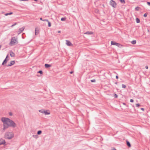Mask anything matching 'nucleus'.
I'll return each mask as SVG.
<instances>
[{
  "label": "nucleus",
  "mask_w": 150,
  "mask_h": 150,
  "mask_svg": "<svg viewBox=\"0 0 150 150\" xmlns=\"http://www.w3.org/2000/svg\"><path fill=\"white\" fill-rule=\"evenodd\" d=\"M1 120L4 123H6L9 127L14 128L16 126V124L14 122L9 118L3 117Z\"/></svg>",
  "instance_id": "nucleus-1"
},
{
  "label": "nucleus",
  "mask_w": 150,
  "mask_h": 150,
  "mask_svg": "<svg viewBox=\"0 0 150 150\" xmlns=\"http://www.w3.org/2000/svg\"><path fill=\"white\" fill-rule=\"evenodd\" d=\"M1 120L4 123H6L9 127L14 128L16 126V124L14 122L9 118L3 117Z\"/></svg>",
  "instance_id": "nucleus-2"
},
{
  "label": "nucleus",
  "mask_w": 150,
  "mask_h": 150,
  "mask_svg": "<svg viewBox=\"0 0 150 150\" xmlns=\"http://www.w3.org/2000/svg\"><path fill=\"white\" fill-rule=\"evenodd\" d=\"M1 120L4 123H6L9 127L14 128L16 126V124L14 122L9 118L3 117Z\"/></svg>",
  "instance_id": "nucleus-3"
},
{
  "label": "nucleus",
  "mask_w": 150,
  "mask_h": 150,
  "mask_svg": "<svg viewBox=\"0 0 150 150\" xmlns=\"http://www.w3.org/2000/svg\"><path fill=\"white\" fill-rule=\"evenodd\" d=\"M13 137V133L11 132H7L5 134V137L7 139H10Z\"/></svg>",
  "instance_id": "nucleus-4"
},
{
  "label": "nucleus",
  "mask_w": 150,
  "mask_h": 150,
  "mask_svg": "<svg viewBox=\"0 0 150 150\" xmlns=\"http://www.w3.org/2000/svg\"><path fill=\"white\" fill-rule=\"evenodd\" d=\"M39 112L43 113L45 115H49L50 114V112L49 110H46L41 109L39 110Z\"/></svg>",
  "instance_id": "nucleus-5"
},
{
  "label": "nucleus",
  "mask_w": 150,
  "mask_h": 150,
  "mask_svg": "<svg viewBox=\"0 0 150 150\" xmlns=\"http://www.w3.org/2000/svg\"><path fill=\"white\" fill-rule=\"evenodd\" d=\"M110 5L114 8L116 7L117 4L115 1L113 0H110Z\"/></svg>",
  "instance_id": "nucleus-6"
},
{
  "label": "nucleus",
  "mask_w": 150,
  "mask_h": 150,
  "mask_svg": "<svg viewBox=\"0 0 150 150\" xmlns=\"http://www.w3.org/2000/svg\"><path fill=\"white\" fill-rule=\"evenodd\" d=\"M17 41L16 40V38L15 37H13L11 39V41L10 42V44H13V43H16V42Z\"/></svg>",
  "instance_id": "nucleus-7"
},
{
  "label": "nucleus",
  "mask_w": 150,
  "mask_h": 150,
  "mask_svg": "<svg viewBox=\"0 0 150 150\" xmlns=\"http://www.w3.org/2000/svg\"><path fill=\"white\" fill-rule=\"evenodd\" d=\"M111 45H116L118 47L120 45V44L119 43L116 42H115L114 41H111Z\"/></svg>",
  "instance_id": "nucleus-8"
},
{
  "label": "nucleus",
  "mask_w": 150,
  "mask_h": 150,
  "mask_svg": "<svg viewBox=\"0 0 150 150\" xmlns=\"http://www.w3.org/2000/svg\"><path fill=\"white\" fill-rule=\"evenodd\" d=\"M6 143L5 140L2 139H0V145L4 144Z\"/></svg>",
  "instance_id": "nucleus-9"
},
{
  "label": "nucleus",
  "mask_w": 150,
  "mask_h": 150,
  "mask_svg": "<svg viewBox=\"0 0 150 150\" xmlns=\"http://www.w3.org/2000/svg\"><path fill=\"white\" fill-rule=\"evenodd\" d=\"M25 27H23L22 28H20L19 29V30L18 31V34H20L22 33L24 29H25Z\"/></svg>",
  "instance_id": "nucleus-10"
},
{
  "label": "nucleus",
  "mask_w": 150,
  "mask_h": 150,
  "mask_svg": "<svg viewBox=\"0 0 150 150\" xmlns=\"http://www.w3.org/2000/svg\"><path fill=\"white\" fill-rule=\"evenodd\" d=\"M15 63L14 61H11L10 62V63L8 64L7 66H11L13 65Z\"/></svg>",
  "instance_id": "nucleus-11"
},
{
  "label": "nucleus",
  "mask_w": 150,
  "mask_h": 150,
  "mask_svg": "<svg viewBox=\"0 0 150 150\" xmlns=\"http://www.w3.org/2000/svg\"><path fill=\"white\" fill-rule=\"evenodd\" d=\"M66 44L69 46H71L72 45V44L71 42L68 40H66Z\"/></svg>",
  "instance_id": "nucleus-12"
},
{
  "label": "nucleus",
  "mask_w": 150,
  "mask_h": 150,
  "mask_svg": "<svg viewBox=\"0 0 150 150\" xmlns=\"http://www.w3.org/2000/svg\"><path fill=\"white\" fill-rule=\"evenodd\" d=\"M4 128L3 130H4L5 129L8 128V127H9L8 125H7L6 123H4Z\"/></svg>",
  "instance_id": "nucleus-13"
},
{
  "label": "nucleus",
  "mask_w": 150,
  "mask_h": 150,
  "mask_svg": "<svg viewBox=\"0 0 150 150\" xmlns=\"http://www.w3.org/2000/svg\"><path fill=\"white\" fill-rule=\"evenodd\" d=\"M9 60V59H5L3 62L2 65H4V64H6L7 61Z\"/></svg>",
  "instance_id": "nucleus-14"
},
{
  "label": "nucleus",
  "mask_w": 150,
  "mask_h": 150,
  "mask_svg": "<svg viewBox=\"0 0 150 150\" xmlns=\"http://www.w3.org/2000/svg\"><path fill=\"white\" fill-rule=\"evenodd\" d=\"M45 67L46 68H48L51 67V65L50 64H45Z\"/></svg>",
  "instance_id": "nucleus-15"
},
{
  "label": "nucleus",
  "mask_w": 150,
  "mask_h": 150,
  "mask_svg": "<svg viewBox=\"0 0 150 150\" xmlns=\"http://www.w3.org/2000/svg\"><path fill=\"white\" fill-rule=\"evenodd\" d=\"M84 34L88 35H92L93 34V32L91 31H87Z\"/></svg>",
  "instance_id": "nucleus-16"
},
{
  "label": "nucleus",
  "mask_w": 150,
  "mask_h": 150,
  "mask_svg": "<svg viewBox=\"0 0 150 150\" xmlns=\"http://www.w3.org/2000/svg\"><path fill=\"white\" fill-rule=\"evenodd\" d=\"M10 55L11 57H13L15 56V54L12 51L10 52Z\"/></svg>",
  "instance_id": "nucleus-17"
},
{
  "label": "nucleus",
  "mask_w": 150,
  "mask_h": 150,
  "mask_svg": "<svg viewBox=\"0 0 150 150\" xmlns=\"http://www.w3.org/2000/svg\"><path fill=\"white\" fill-rule=\"evenodd\" d=\"M126 144L127 146L130 147L131 146L130 143L127 140H126Z\"/></svg>",
  "instance_id": "nucleus-18"
},
{
  "label": "nucleus",
  "mask_w": 150,
  "mask_h": 150,
  "mask_svg": "<svg viewBox=\"0 0 150 150\" xmlns=\"http://www.w3.org/2000/svg\"><path fill=\"white\" fill-rule=\"evenodd\" d=\"M13 13L12 12H11L9 13H5L4 15L5 16H7L9 15H11Z\"/></svg>",
  "instance_id": "nucleus-19"
},
{
  "label": "nucleus",
  "mask_w": 150,
  "mask_h": 150,
  "mask_svg": "<svg viewBox=\"0 0 150 150\" xmlns=\"http://www.w3.org/2000/svg\"><path fill=\"white\" fill-rule=\"evenodd\" d=\"M136 21L137 23H139L140 22V19L137 18H136Z\"/></svg>",
  "instance_id": "nucleus-20"
},
{
  "label": "nucleus",
  "mask_w": 150,
  "mask_h": 150,
  "mask_svg": "<svg viewBox=\"0 0 150 150\" xmlns=\"http://www.w3.org/2000/svg\"><path fill=\"white\" fill-rule=\"evenodd\" d=\"M131 43L133 45L135 44L136 43V40H133L131 42Z\"/></svg>",
  "instance_id": "nucleus-21"
},
{
  "label": "nucleus",
  "mask_w": 150,
  "mask_h": 150,
  "mask_svg": "<svg viewBox=\"0 0 150 150\" xmlns=\"http://www.w3.org/2000/svg\"><path fill=\"white\" fill-rule=\"evenodd\" d=\"M140 8V7L139 6L136 7L135 9V10L137 11H138L139 10V9Z\"/></svg>",
  "instance_id": "nucleus-22"
},
{
  "label": "nucleus",
  "mask_w": 150,
  "mask_h": 150,
  "mask_svg": "<svg viewBox=\"0 0 150 150\" xmlns=\"http://www.w3.org/2000/svg\"><path fill=\"white\" fill-rule=\"evenodd\" d=\"M42 132L41 130H39L38 131L37 134L38 135H40V134Z\"/></svg>",
  "instance_id": "nucleus-23"
},
{
  "label": "nucleus",
  "mask_w": 150,
  "mask_h": 150,
  "mask_svg": "<svg viewBox=\"0 0 150 150\" xmlns=\"http://www.w3.org/2000/svg\"><path fill=\"white\" fill-rule=\"evenodd\" d=\"M47 22H48V26L49 27H51V23H50V21H49L48 20V21H47Z\"/></svg>",
  "instance_id": "nucleus-24"
},
{
  "label": "nucleus",
  "mask_w": 150,
  "mask_h": 150,
  "mask_svg": "<svg viewBox=\"0 0 150 150\" xmlns=\"http://www.w3.org/2000/svg\"><path fill=\"white\" fill-rule=\"evenodd\" d=\"M66 17L62 18L61 20L62 21H65L66 20Z\"/></svg>",
  "instance_id": "nucleus-25"
},
{
  "label": "nucleus",
  "mask_w": 150,
  "mask_h": 150,
  "mask_svg": "<svg viewBox=\"0 0 150 150\" xmlns=\"http://www.w3.org/2000/svg\"><path fill=\"white\" fill-rule=\"evenodd\" d=\"M38 31L37 30L36 28L35 29V35H37L38 34Z\"/></svg>",
  "instance_id": "nucleus-26"
},
{
  "label": "nucleus",
  "mask_w": 150,
  "mask_h": 150,
  "mask_svg": "<svg viewBox=\"0 0 150 150\" xmlns=\"http://www.w3.org/2000/svg\"><path fill=\"white\" fill-rule=\"evenodd\" d=\"M120 1L122 4H125V1L124 0H120Z\"/></svg>",
  "instance_id": "nucleus-27"
},
{
  "label": "nucleus",
  "mask_w": 150,
  "mask_h": 150,
  "mask_svg": "<svg viewBox=\"0 0 150 150\" xmlns=\"http://www.w3.org/2000/svg\"><path fill=\"white\" fill-rule=\"evenodd\" d=\"M114 97L115 98H117L118 97V96L117 94H116L115 93V94L114 95Z\"/></svg>",
  "instance_id": "nucleus-28"
},
{
  "label": "nucleus",
  "mask_w": 150,
  "mask_h": 150,
  "mask_svg": "<svg viewBox=\"0 0 150 150\" xmlns=\"http://www.w3.org/2000/svg\"><path fill=\"white\" fill-rule=\"evenodd\" d=\"M33 137L36 139L38 137V136L37 135H33Z\"/></svg>",
  "instance_id": "nucleus-29"
},
{
  "label": "nucleus",
  "mask_w": 150,
  "mask_h": 150,
  "mask_svg": "<svg viewBox=\"0 0 150 150\" xmlns=\"http://www.w3.org/2000/svg\"><path fill=\"white\" fill-rule=\"evenodd\" d=\"M38 73H40L41 74H42L43 72L42 70H40L39 71H38Z\"/></svg>",
  "instance_id": "nucleus-30"
},
{
  "label": "nucleus",
  "mask_w": 150,
  "mask_h": 150,
  "mask_svg": "<svg viewBox=\"0 0 150 150\" xmlns=\"http://www.w3.org/2000/svg\"><path fill=\"white\" fill-rule=\"evenodd\" d=\"M122 87L123 88H125L126 87V86L124 84H122Z\"/></svg>",
  "instance_id": "nucleus-31"
},
{
  "label": "nucleus",
  "mask_w": 150,
  "mask_h": 150,
  "mask_svg": "<svg viewBox=\"0 0 150 150\" xmlns=\"http://www.w3.org/2000/svg\"><path fill=\"white\" fill-rule=\"evenodd\" d=\"M147 14H147V13H145L143 15L144 17H146V16H147Z\"/></svg>",
  "instance_id": "nucleus-32"
},
{
  "label": "nucleus",
  "mask_w": 150,
  "mask_h": 150,
  "mask_svg": "<svg viewBox=\"0 0 150 150\" xmlns=\"http://www.w3.org/2000/svg\"><path fill=\"white\" fill-rule=\"evenodd\" d=\"M91 82H95L96 81V80L95 79H92L91 81Z\"/></svg>",
  "instance_id": "nucleus-33"
},
{
  "label": "nucleus",
  "mask_w": 150,
  "mask_h": 150,
  "mask_svg": "<svg viewBox=\"0 0 150 150\" xmlns=\"http://www.w3.org/2000/svg\"><path fill=\"white\" fill-rule=\"evenodd\" d=\"M17 24V23H15L11 25V27H12L14 26H15V25H16Z\"/></svg>",
  "instance_id": "nucleus-34"
},
{
  "label": "nucleus",
  "mask_w": 150,
  "mask_h": 150,
  "mask_svg": "<svg viewBox=\"0 0 150 150\" xmlns=\"http://www.w3.org/2000/svg\"><path fill=\"white\" fill-rule=\"evenodd\" d=\"M136 107H139L140 106V104H136Z\"/></svg>",
  "instance_id": "nucleus-35"
},
{
  "label": "nucleus",
  "mask_w": 150,
  "mask_h": 150,
  "mask_svg": "<svg viewBox=\"0 0 150 150\" xmlns=\"http://www.w3.org/2000/svg\"><path fill=\"white\" fill-rule=\"evenodd\" d=\"M9 115L10 116H11L13 115L12 113L11 112H10L9 113Z\"/></svg>",
  "instance_id": "nucleus-36"
},
{
  "label": "nucleus",
  "mask_w": 150,
  "mask_h": 150,
  "mask_svg": "<svg viewBox=\"0 0 150 150\" xmlns=\"http://www.w3.org/2000/svg\"><path fill=\"white\" fill-rule=\"evenodd\" d=\"M147 4L149 6H150V2H147Z\"/></svg>",
  "instance_id": "nucleus-37"
},
{
  "label": "nucleus",
  "mask_w": 150,
  "mask_h": 150,
  "mask_svg": "<svg viewBox=\"0 0 150 150\" xmlns=\"http://www.w3.org/2000/svg\"><path fill=\"white\" fill-rule=\"evenodd\" d=\"M130 102H131L132 103L134 102V100L132 99H131L130 100Z\"/></svg>",
  "instance_id": "nucleus-38"
},
{
  "label": "nucleus",
  "mask_w": 150,
  "mask_h": 150,
  "mask_svg": "<svg viewBox=\"0 0 150 150\" xmlns=\"http://www.w3.org/2000/svg\"><path fill=\"white\" fill-rule=\"evenodd\" d=\"M42 21H48V20L47 19H44V20L43 19Z\"/></svg>",
  "instance_id": "nucleus-39"
},
{
  "label": "nucleus",
  "mask_w": 150,
  "mask_h": 150,
  "mask_svg": "<svg viewBox=\"0 0 150 150\" xmlns=\"http://www.w3.org/2000/svg\"><path fill=\"white\" fill-rule=\"evenodd\" d=\"M8 54H7V56H6V57L5 59H8Z\"/></svg>",
  "instance_id": "nucleus-40"
},
{
  "label": "nucleus",
  "mask_w": 150,
  "mask_h": 150,
  "mask_svg": "<svg viewBox=\"0 0 150 150\" xmlns=\"http://www.w3.org/2000/svg\"><path fill=\"white\" fill-rule=\"evenodd\" d=\"M73 73V71H71L69 72V73L71 74H72Z\"/></svg>",
  "instance_id": "nucleus-41"
},
{
  "label": "nucleus",
  "mask_w": 150,
  "mask_h": 150,
  "mask_svg": "<svg viewBox=\"0 0 150 150\" xmlns=\"http://www.w3.org/2000/svg\"><path fill=\"white\" fill-rule=\"evenodd\" d=\"M145 68L146 69H148V66H145Z\"/></svg>",
  "instance_id": "nucleus-42"
},
{
  "label": "nucleus",
  "mask_w": 150,
  "mask_h": 150,
  "mask_svg": "<svg viewBox=\"0 0 150 150\" xmlns=\"http://www.w3.org/2000/svg\"><path fill=\"white\" fill-rule=\"evenodd\" d=\"M141 109L142 110H143V111H144V108H141Z\"/></svg>",
  "instance_id": "nucleus-43"
},
{
  "label": "nucleus",
  "mask_w": 150,
  "mask_h": 150,
  "mask_svg": "<svg viewBox=\"0 0 150 150\" xmlns=\"http://www.w3.org/2000/svg\"><path fill=\"white\" fill-rule=\"evenodd\" d=\"M116 78L117 79L118 78V76L117 75L116 76Z\"/></svg>",
  "instance_id": "nucleus-44"
},
{
  "label": "nucleus",
  "mask_w": 150,
  "mask_h": 150,
  "mask_svg": "<svg viewBox=\"0 0 150 150\" xmlns=\"http://www.w3.org/2000/svg\"><path fill=\"white\" fill-rule=\"evenodd\" d=\"M21 1H28V0H19Z\"/></svg>",
  "instance_id": "nucleus-45"
},
{
  "label": "nucleus",
  "mask_w": 150,
  "mask_h": 150,
  "mask_svg": "<svg viewBox=\"0 0 150 150\" xmlns=\"http://www.w3.org/2000/svg\"><path fill=\"white\" fill-rule=\"evenodd\" d=\"M112 150H117L115 148H113L112 149Z\"/></svg>",
  "instance_id": "nucleus-46"
},
{
  "label": "nucleus",
  "mask_w": 150,
  "mask_h": 150,
  "mask_svg": "<svg viewBox=\"0 0 150 150\" xmlns=\"http://www.w3.org/2000/svg\"><path fill=\"white\" fill-rule=\"evenodd\" d=\"M40 20L42 21L43 19L42 18H40Z\"/></svg>",
  "instance_id": "nucleus-47"
},
{
  "label": "nucleus",
  "mask_w": 150,
  "mask_h": 150,
  "mask_svg": "<svg viewBox=\"0 0 150 150\" xmlns=\"http://www.w3.org/2000/svg\"><path fill=\"white\" fill-rule=\"evenodd\" d=\"M61 33V31H58V33Z\"/></svg>",
  "instance_id": "nucleus-48"
},
{
  "label": "nucleus",
  "mask_w": 150,
  "mask_h": 150,
  "mask_svg": "<svg viewBox=\"0 0 150 150\" xmlns=\"http://www.w3.org/2000/svg\"><path fill=\"white\" fill-rule=\"evenodd\" d=\"M123 104L124 105H126V103H124Z\"/></svg>",
  "instance_id": "nucleus-49"
},
{
  "label": "nucleus",
  "mask_w": 150,
  "mask_h": 150,
  "mask_svg": "<svg viewBox=\"0 0 150 150\" xmlns=\"http://www.w3.org/2000/svg\"><path fill=\"white\" fill-rule=\"evenodd\" d=\"M115 83L116 84H117V82H116V83Z\"/></svg>",
  "instance_id": "nucleus-50"
},
{
  "label": "nucleus",
  "mask_w": 150,
  "mask_h": 150,
  "mask_svg": "<svg viewBox=\"0 0 150 150\" xmlns=\"http://www.w3.org/2000/svg\"><path fill=\"white\" fill-rule=\"evenodd\" d=\"M34 1H38V0H33Z\"/></svg>",
  "instance_id": "nucleus-51"
},
{
  "label": "nucleus",
  "mask_w": 150,
  "mask_h": 150,
  "mask_svg": "<svg viewBox=\"0 0 150 150\" xmlns=\"http://www.w3.org/2000/svg\"><path fill=\"white\" fill-rule=\"evenodd\" d=\"M103 6L104 7V5H103Z\"/></svg>",
  "instance_id": "nucleus-52"
}]
</instances>
